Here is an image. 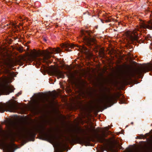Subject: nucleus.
<instances>
[{
  "instance_id": "obj_10",
  "label": "nucleus",
  "mask_w": 152,
  "mask_h": 152,
  "mask_svg": "<svg viewBox=\"0 0 152 152\" xmlns=\"http://www.w3.org/2000/svg\"><path fill=\"white\" fill-rule=\"evenodd\" d=\"M142 27L144 28H147L150 30L152 29V22L151 20L147 22L146 23L142 25Z\"/></svg>"
},
{
  "instance_id": "obj_7",
  "label": "nucleus",
  "mask_w": 152,
  "mask_h": 152,
  "mask_svg": "<svg viewBox=\"0 0 152 152\" xmlns=\"http://www.w3.org/2000/svg\"><path fill=\"white\" fill-rule=\"evenodd\" d=\"M106 134L104 132H102V134H100L96 133L95 137L98 141L101 143L105 144L108 140L104 138L106 137Z\"/></svg>"
},
{
  "instance_id": "obj_15",
  "label": "nucleus",
  "mask_w": 152,
  "mask_h": 152,
  "mask_svg": "<svg viewBox=\"0 0 152 152\" xmlns=\"http://www.w3.org/2000/svg\"><path fill=\"white\" fill-rule=\"evenodd\" d=\"M5 134V131L3 130L0 129V137H3Z\"/></svg>"
},
{
  "instance_id": "obj_12",
  "label": "nucleus",
  "mask_w": 152,
  "mask_h": 152,
  "mask_svg": "<svg viewBox=\"0 0 152 152\" xmlns=\"http://www.w3.org/2000/svg\"><path fill=\"white\" fill-rule=\"evenodd\" d=\"M63 47L66 48V50L68 51H70L69 48H74V45L71 43H67L64 45Z\"/></svg>"
},
{
  "instance_id": "obj_26",
  "label": "nucleus",
  "mask_w": 152,
  "mask_h": 152,
  "mask_svg": "<svg viewBox=\"0 0 152 152\" xmlns=\"http://www.w3.org/2000/svg\"><path fill=\"white\" fill-rule=\"evenodd\" d=\"M94 132H96V130L95 129V128H94Z\"/></svg>"
},
{
  "instance_id": "obj_32",
  "label": "nucleus",
  "mask_w": 152,
  "mask_h": 152,
  "mask_svg": "<svg viewBox=\"0 0 152 152\" xmlns=\"http://www.w3.org/2000/svg\"><path fill=\"white\" fill-rule=\"evenodd\" d=\"M52 138H53V137H51Z\"/></svg>"
},
{
  "instance_id": "obj_19",
  "label": "nucleus",
  "mask_w": 152,
  "mask_h": 152,
  "mask_svg": "<svg viewBox=\"0 0 152 152\" xmlns=\"http://www.w3.org/2000/svg\"><path fill=\"white\" fill-rule=\"evenodd\" d=\"M66 144V142L65 143L63 144L62 145V146H61V147L62 148V147L64 146Z\"/></svg>"
},
{
  "instance_id": "obj_25",
  "label": "nucleus",
  "mask_w": 152,
  "mask_h": 152,
  "mask_svg": "<svg viewBox=\"0 0 152 152\" xmlns=\"http://www.w3.org/2000/svg\"><path fill=\"white\" fill-rule=\"evenodd\" d=\"M43 39L45 42L47 41V39L45 38H44Z\"/></svg>"
},
{
  "instance_id": "obj_1",
  "label": "nucleus",
  "mask_w": 152,
  "mask_h": 152,
  "mask_svg": "<svg viewBox=\"0 0 152 152\" xmlns=\"http://www.w3.org/2000/svg\"><path fill=\"white\" fill-rule=\"evenodd\" d=\"M136 138L146 139V141L140 142L139 145L136 148V152H152V135L147 133L145 135L141 134L137 136Z\"/></svg>"
},
{
  "instance_id": "obj_21",
  "label": "nucleus",
  "mask_w": 152,
  "mask_h": 152,
  "mask_svg": "<svg viewBox=\"0 0 152 152\" xmlns=\"http://www.w3.org/2000/svg\"><path fill=\"white\" fill-rule=\"evenodd\" d=\"M105 129L106 130H109V128L107 127H105Z\"/></svg>"
},
{
  "instance_id": "obj_6",
  "label": "nucleus",
  "mask_w": 152,
  "mask_h": 152,
  "mask_svg": "<svg viewBox=\"0 0 152 152\" xmlns=\"http://www.w3.org/2000/svg\"><path fill=\"white\" fill-rule=\"evenodd\" d=\"M84 35L83 39L86 45L89 47H91L93 44L95 43V39L91 37H88L85 35L84 33H82Z\"/></svg>"
},
{
  "instance_id": "obj_22",
  "label": "nucleus",
  "mask_w": 152,
  "mask_h": 152,
  "mask_svg": "<svg viewBox=\"0 0 152 152\" xmlns=\"http://www.w3.org/2000/svg\"><path fill=\"white\" fill-rule=\"evenodd\" d=\"M21 94V93L20 92H19L16 95L17 96H18L19 95H20Z\"/></svg>"
},
{
  "instance_id": "obj_17",
  "label": "nucleus",
  "mask_w": 152,
  "mask_h": 152,
  "mask_svg": "<svg viewBox=\"0 0 152 152\" xmlns=\"http://www.w3.org/2000/svg\"><path fill=\"white\" fill-rule=\"evenodd\" d=\"M83 50L85 51V52L87 53L88 52V50L87 48L85 46H83L82 47Z\"/></svg>"
},
{
  "instance_id": "obj_9",
  "label": "nucleus",
  "mask_w": 152,
  "mask_h": 152,
  "mask_svg": "<svg viewBox=\"0 0 152 152\" xmlns=\"http://www.w3.org/2000/svg\"><path fill=\"white\" fill-rule=\"evenodd\" d=\"M53 73L58 77L64 78L65 77L63 72L59 70L55 69L53 70Z\"/></svg>"
},
{
  "instance_id": "obj_8",
  "label": "nucleus",
  "mask_w": 152,
  "mask_h": 152,
  "mask_svg": "<svg viewBox=\"0 0 152 152\" xmlns=\"http://www.w3.org/2000/svg\"><path fill=\"white\" fill-rule=\"evenodd\" d=\"M14 89L12 90L8 86L0 87V95H8L10 92H13Z\"/></svg>"
},
{
  "instance_id": "obj_23",
  "label": "nucleus",
  "mask_w": 152,
  "mask_h": 152,
  "mask_svg": "<svg viewBox=\"0 0 152 152\" xmlns=\"http://www.w3.org/2000/svg\"><path fill=\"white\" fill-rule=\"evenodd\" d=\"M67 140L68 141L70 142L71 141V140H70L68 138H67Z\"/></svg>"
},
{
  "instance_id": "obj_5",
  "label": "nucleus",
  "mask_w": 152,
  "mask_h": 152,
  "mask_svg": "<svg viewBox=\"0 0 152 152\" xmlns=\"http://www.w3.org/2000/svg\"><path fill=\"white\" fill-rule=\"evenodd\" d=\"M18 108L16 104L14 102H10L7 104H0V112L4 113L6 110L12 112L16 111Z\"/></svg>"
},
{
  "instance_id": "obj_3",
  "label": "nucleus",
  "mask_w": 152,
  "mask_h": 152,
  "mask_svg": "<svg viewBox=\"0 0 152 152\" xmlns=\"http://www.w3.org/2000/svg\"><path fill=\"white\" fill-rule=\"evenodd\" d=\"M152 70V64L148 63L145 64L140 68L131 72L126 76L123 78V81L124 82H126L129 80H131L132 77L135 78L137 75H141L143 73L147 71H151Z\"/></svg>"
},
{
  "instance_id": "obj_4",
  "label": "nucleus",
  "mask_w": 152,
  "mask_h": 152,
  "mask_svg": "<svg viewBox=\"0 0 152 152\" xmlns=\"http://www.w3.org/2000/svg\"><path fill=\"white\" fill-rule=\"evenodd\" d=\"M120 99V94H117L115 97L111 96H106L105 97L100 100V107H103L106 108V106L107 105H112L116 103L117 102V100Z\"/></svg>"
},
{
  "instance_id": "obj_28",
  "label": "nucleus",
  "mask_w": 152,
  "mask_h": 152,
  "mask_svg": "<svg viewBox=\"0 0 152 152\" xmlns=\"http://www.w3.org/2000/svg\"><path fill=\"white\" fill-rule=\"evenodd\" d=\"M150 49H151H151H152V48H151V47H150Z\"/></svg>"
},
{
  "instance_id": "obj_31",
  "label": "nucleus",
  "mask_w": 152,
  "mask_h": 152,
  "mask_svg": "<svg viewBox=\"0 0 152 152\" xmlns=\"http://www.w3.org/2000/svg\"><path fill=\"white\" fill-rule=\"evenodd\" d=\"M152 131V130H151L150 132H151Z\"/></svg>"
},
{
  "instance_id": "obj_13",
  "label": "nucleus",
  "mask_w": 152,
  "mask_h": 152,
  "mask_svg": "<svg viewBox=\"0 0 152 152\" xmlns=\"http://www.w3.org/2000/svg\"><path fill=\"white\" fill-rule=\"evenodd\" d=\"M67 75L68 77L71 79H72L74 77L73 74L70 71L67 74Z\"/></svg>"
},
{
  "instance_id": "obj_16",
  "label": "nucleus",
  "mask_w": 152,
  "mask_h": 152,
  "mask_svg": "<svg viewBox=\"0 0 152 152\" xmlns=\"http://www.w3.org/2000/svg\"><path fill=\"white\" fill-rule=\"evenodd\" d=\"M9 137H10L11 138H12L14 137V136L15 134V133L12 132L11 130H10L9 133Z\"/></svg>"
},
{
  "instance_id": "obj_29",
  "label": "nucleus",
  "mask_w": 152,
  "mask_h": 152,
  "mask_svg": "<svg viewBox=\"0 0 152 152\" xmlns=\"http://www.w3.org/2000/svg\"><path fill=\"white\" fill-rule=\"evenodd\" d=\"M76 137L77 138H78V137L77 136H76Z\"/></svg>"
},
{
  "instance_id": "obj_30",
  "label": "nucleus",
  "mask_w": 152,
  "mask_h": 152,
  "mask_svg": "<svg viewBox=\"0 0 152 152\" xmlns=\"http://www.w3.org/2000/svg\"><path fill=\"white\" fill-rule=\"evenodd\" d=\"M131 124H133V122H132V123H131Z\"/></svg>"
},
{
  "instance_id": "obj_14",
  "label": "nucleus",
  "mask_w": 152,
  "mask_h": 152,
  "mask_svg": "<svg viewBox=\"0 0 152 152\" xmlns=\"http://www.w3.org/2000/svg\"><path fill=\"white\" fill-rule=\"evenodd\" d=\"M8 82V78L6 76H4L2 79V82L3 84H5Z\"/></svg>"
},
{
  "instance_id": "obj_18",
  "label": "nucleus",
  "mask_w": 152,
  "mask_h": 152,
  "mask_svg": "<svg viewBox=\"0 0 152 152\" xmlns=\"http://www.w3.org/2000/svg\"><path fill=\"white\" fill-rule=\"evenodd\" d=\"M105 21L106 22H109L111 21V20L109 19H107L105 20Z\"/></svg>"
},
{
  "instance_id": "obj_24",
  "label": "nucleus",
  "mask_w": 152,
  "mask_h": 152,
  "mask_svg": "<svg viewBox=\"0 0 152 152\" xmlns=\"http://www.w3.org/2000/svg\"><path fill=\"white\" fill-rule=\"evenodd\" d=\"M7 152H12V151L11 150H10V149H8L7 150Z\"/></svg>"
},
{
  "instance_id": "obj_20",
  "label": "nucleus",
  "mask_w": 152,
  "mask_h": 152,
  "mask_svg": "<svg viewBox=\"0 0 152 152\" xmlns=\"http://www.w3.org/2000/svg\"><path fill=\"white\" fill-rule=\"evenodd\" d=\"M150 39H151V37H150V38L148 37L146 38V39L147 41H148V40H150Z\"/></svg>"
},
{
  "instance_id": "obj_11",
  "label": "nucleus",
  "mask_w": 152,
  "mask_h": 152,
  "mask_svg": "<svg viewBox=\"0 0 152 152\" xmlns=\"http://www.w3.org/2000/svg\"><path fill=\"white\" fill-rule=\"evenodd\" d=\"M138 31L140 32L137 29H135L132 32L133 35L131 36L132 39L136 41L139 38V34L140 33H139Z\"/></svg>"
},
{
  "instance_id": "obj_27",
  "label": "nucleus",
  "mask_w": 152,
  "mask_h": 152,
  "mask_svg": "<svg viewBox=\"0 0 152 152\" xmlns=\"http://www.w3.org/2000/svg\"><path fill=\"white\" fill-rule=\"evenodd\" d=\"M150 45L151 46L152 45V42H151L150 43Z\"/></svg>"
},
{
  "instance_id": "obj_2",
  "label": "nucleus",
  "mask_w": 152,
  "mask_h": 152,
  "mask_svg": "<svg viewBox=\"0 0 152 152\" xmlns=\"http://www.w3.org/2000/svg\"><path fill=\"white\" fill-rule=\"evenodd\" d=\"M50 51H43L39 53H37L33 58L34 59L38 64H39L41 62H46L52 57L51 55L54 53H59L61 51V49L59 48L57 49H50Z\"/></svg>"
}]
</instances>
